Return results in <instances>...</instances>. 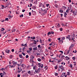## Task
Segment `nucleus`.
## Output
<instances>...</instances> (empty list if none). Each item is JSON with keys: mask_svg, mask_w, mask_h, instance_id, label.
Here are the masks:
<instances>
[{"mask_svg": "<svg viewBox=\"0 0 77 77\" xmlns=\"http://www.w3.org/2000/svg\"><path fill=\"white\" fill-rule=\"evenodd\" d=\"M60 13H63V11L60 9Z\"/></svg>", "mask_w": 77, "mask_h": 77, "instance_id": "nucleus-23", "label": "nucleus"}, {"mask_svg": "<svg viewBox=\"0 0 77 77\" xmlns=\"http://www.w3.org/2000/svg\"><path fill=\"white\" fill-rule=\"evenodd\" d=\"M68 14V13H66V12H64V17L66 18V15H67V14Z\"/></svg>", "mask_w": 77, "mask_h": 77, "instance_id": "nucleus-13", "label": "nucleus"}, {"mask_svg": "<svg viewBox=\"0 0 77 77\" xmlns=\"http://www.w3.org/2000/svg\"><path fill=\"white\" fill-rule=\"evenodd\" d=\"M33 8L34 9H36V7L35 6H33Z\"/></svg>", "mask_w": 77, "mask_h": 77, "instance_id": "nucleus-27", "label": "nucleus"}, {"mask_svg": "<svg viewBox=\"0 0 77 77\" xmlns=\"http://www.w3.org/2000/svg\"><path fill=\"white\" fill-rule=\"evenodd\" d=\"M24 47H27V44H25L24 45Z\"/></svg>", "mask_w": 77, "mask_h": 77, "instance_id": "nucleus-59", "label": "nucleus"}, {"mask_svg": "<svg viewBox=\"0 0 77 77\" xmlns=\"http://www.w3.org/2000/svg\"><path fill=\"white\" fill-rule=\"evenodd\" d=\"M42 3H40V6H42Z\"/></svg>", "mask_w": 77, "mask_h": 77, "instance_id": "nucleus-64", "label": "nucleus"}, {"mask_svg": "<svg viewBox=\"0 0 77 77\" xmlns=\"http://www.w3.org/2000/svg\"><path fill=\"white\" fill-rule=\"evenodd\" d=\"M22 54H23V56H25V55H26V54H25V53H23V52Z\"/></svg>", "mask_w": 77, "mask_h": 77, "instance_id": "nucleus-45", "label": "nucleus"}, {"mask_svg": "<svg viewBox=\"0 0 77 77\" xmlns=\"http://www.w3.org/2000/svg\"><path fill=\"white\" fill-rule=\"evenodd\" d=\"M22 49L23 52H24V49H26V48H25V47H24L23 48H22Z\"/></svg>", "mask_w": 77, "mask_h": 77, "instance_id": "nucleus-25", "label": "nucleus"}, {"mask_svg": "<svg viewBox=\"0 0 77 77\" xmlns=\"http://www.w3.org/2000/svg\"><path fill=\"white\" fill-rule=\"evenodd\" d=\"M64 58H65V56H64V55H63L61 57V59H64Z\"/></svg>", "mask_w": 77, "mask_h": 77, "instance_id": "nucleus-17", "label": "nucleus"}, {"mask_svg": "<svg viewBox=\"0 0 77 77\" xmlns=\"http://www.w3.org/2000/svg\"><path fill=\"white\" fill-rule=\"evenodd\" d=\"M70 12L72 13H73V14H74V13H75V11L72 10H72H71Z\"/></svg>", "mask_w": 77, "mask_h": 77, "instance_id": "nucleus-14", "label": "nucleus"}, {"mask_svg": "<svg viewBox=\"0 0 77 77\" xmlns=\"http://www.w3.org/2000/svg\"><path fill=\"white\" fill-rule=\"evenodd\" d=\"M24 66H25V65H24V64H22V67H24Z\"/></svg>", "mask_w": 77, "mask_h": 77, "instance_id": "nucleus-55", "label": "nucleus"}, {"mask_svg": "<svg viewBox=\"0 0 77 77\" xmlns=\"http://www.w3.org/2000/svg\"><path fill=\"white\" fill-rule=\"evenodd\" d=\"M36 66H34L33 67V69H36Z\"/></svg>", "mask_w": 77, "mask_h": 77, "instance_id": "nucleus-21", "label": "nucleus"}, {"mask_svg": "<svg viewBox=\"0 0 77 77\" xmlns=\"http://www.w3.org/2000/svg\"><path fill=\"white\" fill-rule=\"evenodd\" d=\"M1 30L2 31H4L5 30V28H1Z\"/></svg>", "mask_w": 77, "mask_h": 77, "instance_id": "nucleus-31", "label": "nucleus"}, {"mask_svg": "<svg viewBox=\"0 0 77 77\" xmlns=\"http://www.w3.org/2000/svg\"><path fill=\"white\" fill-rule=\"evenodd\" d=\"M60 27V24L58 23L57 26H56V27H57V28H58V27Z\"/></svg>", "mask_w": 77, "mask_h": 77, "instance_id": "nucleus-19", "label": "nucleus"}, {"mask_svg": "<svg viewBox=\"0 0 77 77\" xmlns=\"http://www.w3.org/2000/svg\"><path fill=\"white\" fill-rule=\"evenodd\" d=\"M5 69H4V68H2L1 69V71H3V70H5Z\"/></svg>", "mask_w": 77, "mask_h": 77, "instance_id": "nucleus-37", "label": "nucleus"}, {"mask_svg": "<svg viewBox=\"0 0 77 77\" xmlns=\"http://www.w3.org/2000/svg\"><path fill=\"white\" fill-rule=\"evenodd\" d=\"M48 68H47V66H45V69H47Z\"/></svg>", "mask_w": 77, "mask_h": 77, "instance_id": "nucleus-57", "label": "nucleus"}, {"mask_svg": "<svg viewBox=\"0 0 77 77\" xmlns=\"http://www.w3.org/2000/svg\"><path fill=\"white\" fill-rule=\"evenodd\" d=\"M32 73V72L30 71H29L28 72V73L29 74H31V73Z\"/></svg>", "mask_w": 77, "mask_h": 77, "instance_id": "nucleus-24", "label": "nucleus"}, {"mask_svg": "<svg viewBox=\"0 0 77 77\" xmlns=\"http://www.w3.org/2000/svg\"><path fill=\"white\" fill-rule=\"evenodd\" d=\"M3 75H6V72H5V73H4L3 74Z\"/></svg>", "mask_w": 77, "mask_h": 77, "instance_id": "nucleus-61", "label": "nucleus"}, {"mask_svg": "<svg viewBox=\"0 0 77 77\" xmlns=\"http://www.w3.org/2000/svg\"><path fill=\"white\" fill-rule=\"evenodd\" d=\"M19 57L21 58H22V54H19Z\"/></svg>", "mask_w": 77, "mask_h": 77, "instance_id": "nucleus-30", "label": "nucleus"}, {"mask_svg": "<svg viewBox=\"0 0 77 77\" xmlns=\"http://www.w3.org/2000/svg\"><path fill=\"white\" fill-rule=\"evenodd\" d=\"M35 58V57L34 56H32L31 57V58L30 60H33V58Z\"/></svg>", "mask_w": 77, "mask_h": 77, "instance_id": "nucleus-15", "label": "nucleus"}, {"mask_svg": "<svg viewBox=\"0 0 77 77\" xmlns=\"http://www.w3.org/2000/svg\"><path fill=\"white\" fill-rule=\"evenodd\" d=\"M55 8H57V5H55Z\"/></svg>", "mask_w": 77, "mask_h": 77, "instance_id": "nucleus-63", "label": "nucleus"}, {"mask_svg": "<svg viewBox=\"0 0 77 77\" xmlns=\"http://www.w3.org/2000/svg\"><path fill=\"white\" fill-rule=\"evenodd\" d=\"M77 51L76 50H75V51H73V53H77Z\"/></svg>", "mask_w": 77, "mask_h": 77, "instance_id": "nucleus-36", "label": "nucleus"}, {"mask_svg": "<svg viewBox=\"0 0 77 77\" xmlns=\"http://www.w3.org/2000/svg\"><path fill=\"white\" fill-rule=\"evenodd\" d=\"M59 68H60V69H62V70H63V66L62 65H61V66H59Z\"/></svg>", "mask_w": 77, "mask_h": 77, "instance_id": "nucleus-2", "label": "nucleus"}, {"mask_svg": "<svg viewBox=\"0 0 77 77\" xmlns=\"http://www.w3.org/2000/svg\"><path fill=\"white\" fill-rule=\"evenodd\" d=\"M51 34H53V33H54V32H51Z\"/></svg>", "mask_w": 77, "mask_h": 77, "instance_id": "nucleus-60", "label": "nucleus"}, {"mask_svg": "<svg viewBox=\"0 0 77 77\" xmlns=\"http://www.w3.org/2000/svg\"><path fill=\"white\" fill-rule=\"evenodd\" d=\"M55 69H57V66H56L55 67Z\"/></svg>", "mask_w": 77, "mask_h": 77, "instance_id": "nucleus-47", "label": "nucleus"}, {"mask_svg": "<svg viewBox=\"0 0 77 77\" xmlns=\"http://www.w3.org/2000/svg\"><path fill=\"white\" fill-rule=\"evenodd\" d=\"M70 10V9H67L66 11V12L67 13H68L69 12V11Z\"/></svg>", "mask_w": 77, "mask_h": 77, "instance_id": "nucleus-29", "label": "nucleus"}, {"mask_svg": "<svg viewBox=\"0 0 77 77\" xmlns=\"http://www.w3.org/2000/svg\"><path fill=\"white\" fill-rule=\"evenodd\" d=\"M53 42H51V43H50V44H49V45H50V46H51V45H53L52 44H53Z\"/></svg>", "mask_w": 77, "mask_h": 77, "instance_id": "nucleus-43", "label": "nucleus"}, {"mask_svg": "<svg viewBox=\"0 0 77 77\" xmlns=\"http://www.w3.org/2000/svg\"><path fill=\"white\" fill-rule=\"evenodd\" d=\"M38 48H41V45H38Z\"/></svg>", "mask_w": 77, "mask_h": 77, "instance_id": "nucleus-52", "label": "nucleus"}, {"mask_svg": "<svg viewBox=\"0 0 77 77\" xmlns=\"http://www.w3.org/2000/svg\"><path fill=\"white\" fill-rule=\"evenodd\" d=\"M69 66L70 68H72V64H69Z\"/></svg>", "mask_w": 77, "mask_h": 77, "instance_id": "nucleus-16", "label": "nucleus"}, {"mask_svg": "<svg viewBox=\"0 0 77 77\" xmlns=\"http://www.w3.org/2000/svg\"><path fill=\"white\" fill-rule=\"evenodd\" d=\"M74 63V66H75L76 65V62H73Z\"/></svg>", "mask_w": 77, "mask_h": 77, "instance_id": "nucleus-44", "label": "nucleus"}, {"mask_svg": "<svg viewBox=\"0 0 77 77\" xmlns=\"http://www.w3.org/2000/svg\"><path fill=\"white\" fill-rule=\"evenodd\" d=\"M55 76H57L58 75V73H55Z\"/></svg>", "mask_w": 77, "mask_h": 77, "instance_id": "nucleus-35", "label": "nucleus"}, {"mask_svg": "<svg viewBox=\"0 0 77 77\" xmlns=\"http://www.w3.org/2000/svg\"><path fill=\"white\" fill-rule=\"evenodd\" d=\"M5 51L7 53H9L10 52V50L7 49Z\"/></svg>", "mask_w": 77, "mask_h": 77, "instance_id": "nucleus-5", "label": "nucleus"}, {"mask_svg": "<svg viewBox=\"0 0 77 77\" xmlns=\"http://www.w3.org/2000/svg\"><path fill=\"white\" fill-rule=\"evenodd\" d=\"M29 57V55H27L26 56V58H27Z\"/></svg>", "mask_w": 77, "mask_h": 77, "instance_id": "nucleus-48", "label": "nucleus"}, {"mask_svg": "<svg viewBox=\"0 0 77 77\" xmlns=\"http://www.w3.org/2000/svg\"><path fill=\"white\" fill-rule=\"evenodd\" d=\"M30 7H32V4L30 3Z\"/></svg>", "mask_w": 77, "mask_h": 77, "instance_id": "nucleus-62", "label": "nucleus"}, {"mask_svg": "<svg viewBox=\"0 0 77 77\" xmlns=\"http://www.w3.org/2000/svg\"><path fill=\"white\" fill-rule=\"evenodd\" d=\"M73 46H74V44H72L69 48V50H70L71 48H72V47H73Z\"/></svg>", "mask_w": 77, "mask_h": 77, "instance_id": "nucleus-12", "label": "nucleus"}, {"mask_svg": "<svg viewBox=\"0 0 77 77\" xmlns=\"http://www.w3.org/2000/svg\"><path fill=\"white\" fill-rule=\"evenodd\" d=\"M21 71H22V69H19V70H18L17 71V72L18 73H20V72H21Z\"/></svg>", "mask_w": 77, "mask_h": 77, "instance_id": "nucleus-8", "label": "nucleus"}, {"mask_svg": "<svg viewBox=\"0 0 77 77\" xmlns=\"http://www.w3.org/2000/svg\"><path fill=\"white\" fill-rule=\"evenodd\" d=\"M70 49H69V50L68 51H67V54H69V51H70Z\"/></svg>", "mask_w": 77, "mask_h": 77, "instance_id": "nucleus-46", "label": "nucleus"}, {"mask_svg": "<svg viewBox=\"0 0 77 77\" xmlns=\"http://www.w3.org/2000/svg\"><path fill=\"white\" fill-rule=\"evenodd\" d=\"M1 6H2V9H4V8H5V6H4V5H2Z\"/></svg>", "mask_w": 77, "mask_h": 77, "instance_id": "nucleus-33", "label": "nucleus"}, {"mask_svg": "<svg viewBox=\"0 0 77 77\" xmlns=\"http://www.w3.org/2000/svg\"><path fill=\"white\" fill-rule=\"evenodd\" d=\"M38 65L39 67H40V66H41V63H38Z\"/></svg>", "mask_w": 77, "mask_h": 77, "instance_id": "nucleus-34", "label": "nucleus"}, {"mask_svg": "<svg viewBox=\"0 0 77 77\" xmlns=\"http://www.w3.org/2000/svg\"><path fill=\"white\" fill-rule=\"evenodd\" d=\"M68 36H66V38L67 39H68V38H70V35H68Z\"/></svg>", "mask_w": 77, "mask_h": 77, "instance_id": "nucleus-26", "label": "nucleus"}, {"mask_svg": "<svg viewBox=\"0 0 77 77\" xmlns=\"http://www.w3.org/2000/svg\"><path fill=\"white\" fill-rule=\"evenodd\" d=\"M23 14H22L21 15H20V17L21 18V17H23Z\"/></svg>", "mask_w": 77, "mask_h": 77, "instance_id": "nucleus-39", "label": "nucleus"}, {"mask_svg": "<svg viewBox=\"0 0 77 77\" xmlns=\"http://www.w3.org/2000/svg\"><path fill=\"white\" fill-rule=\"evenodd\" d=\"M5 20L8 21L9 20H8V18H5Z\"/></svg>", "mask_w": 77, "mask_h": 77, "instance_id": "nucleus-53", "label": "nucleus"}, {"mask_svg": "<svg viewBox=\"0 0 77 77\" xmlns=\"http://www.w3.org/2000/svg\"><path fill=\"white\" fill-rule=\"evenodd\" d=\"M37 60H38V61L39 62H41V59L40 58H38L37 59Z\"/></svg>", "mask_w": 77, "mask_h": 77, "instance_id": "nucleus-20", "label": "nucleus"}, {"mask_svg": "<svg viewBox=\"0 0 77 77\" xmlns=\"http://www.w3.org/2000/svg\"><path fill=\"white\" fill-rule=\"evenodd\" d=\"M65 37H62V41H63L64 40H65Z\"/></svg>", "mask_w": 77, "mask_h": 77, "instance_id": "nucleus-28", "label": "nucleus"}, {"mask_svg": "<svg viewBox=\"0 0 77 77\" xmlns=\"http://www.w3.org/2000/svg\"><path fill=\"white\" fill-rule=\"evenodd\" d=\"M13 57V55H11L10 56V59H11L12 57Z\"/></svg>", "mask_w": 77, "mask_h": 77, "instance_id": "nucleus-41", "label": "nucleus"}, {"mask_svg": "<svg viewBox=\"0 0 77 77\" xmlns=\"http://www.w3.org/2000/svg\"><path fill=\"white\" fill-rule=\"evenodd\" d=\"M58 40H59V41H61V40H60V38H57Z\"/></svg>", "mask_w": 77, "mask_h": 77, "instance_id": "nucleus-50", "label": "nucleus"}, {"mask_svg": "<svg viewBox=\"0 0 77 77\" xmlns=\"http://www.w3.org/2000/svg\"><path fill=\"white\" fill-rule=\"evenodd\" d=\"M63 9H66V7L65 6H63Z\"/></svg>", "mask_w": 77, "mask_h": 77, "instance_id": "nucleus-32", "label": "nucleus"}, {"mask_svg": "<svg viewBox=\"0 0 77 77\" xmlns=\"http://www.w3.org/2000/svg\"><path fill=\"white\" fill-rule=\"evenodd\" d=\"M32 15H35V14H36V11H33V10H32Z\"/></svg>", "mask_w": 77, "mask_h": 77, "instance_id": "nucleus-4", "label": "nucleus"}, {"mask_svg": "<svg viewBox=\"0 0 77 77\" xmlns=\"http://www.w3.org/2000/svg\"><path fill=\"white\" fill-rule=\"evenodd\" d=\"M40 38V37H37V40H38Z\"/></svg>", "mask_w": 77, "mask_h": 77, "instance_id": "nucleus-56", "label": "nucleus"}, {"mask_svg": "<svg viewBox=\"0 0 77 77\" xmlns=\"http://www.w3.org/2000/svg\"><path fill=\"white\" fill-rule=\"evenodd\" d=\"M30 62L31 63H32V65H31V66H33V62H34V61L30 59Z\"/></svg>", "mask_w": 77, "mask_h": 77, "instance_id": "nucleus-1", "label": "nucleus"}, {"mask_svg": "<svg viewBox=\"0 0 77 77\" xmlns=\"http://www.w3.org/2000/svg\"><path fill=\"white\" fill-rule=\"evenodd\" d=\"M37 47H34V48H33V50H34V51H36V50H37Z\"/></svg>", "mask_w": 77, "mask_h": 77, "instance_id": "nucleus-10", "label": "nucleus"}, {"mask_svg": "<svg viewBox=\"0 0 77 77\" xmlns=\"http://www.w3.org/2000/svg\"><path fill=\"white\" fill-rule=\"evenodd\" d=\"M8 17L9 18V19H11V18H12V17H13V16H11V14L8 15Z\"/></svg>", "mask_w": 77, "mask_h": 77, "instance_id": "nucleus-6", "label": "nucleus"}, {"mask_svg": "<svg viewBox=\"0 0 77 77\" xmlns=\"http://www.w3.org/2000/svg\"><path fill=\"white\" fill-rule=\"evenodd\" d=\"M72 59H73V60H75V57H72Z\"/></svg>", "mask_w": 77, "mask_h": 77, "instance_id": "nucleus-58", "label": "nucleus"}, {"mask_svg": "<svg viewBox=\"0 0 77 77\" xmlns=\"http://www.w3.org/2000/svg\"><path fill=\"white\" fill-rule=\"evenodd\" d=\"M29 50L30 51H31L32 50V48H29Z\"/></svg>", "mask_w": 77, "mask_h": 77, "instance_id": "nucleus-40", "label": "nucleus"}, {"mask_svg": "<svg viewBox=\"0 0 77 77\" xmlns=\"http://www.w3.org/2000/svg\"><path fill=\"white\" fill-rule=\"evenodd\" d=\"M8 5L9 6H11V4L10 2L8 3Z\"/></svg>", "mask_w": 77, "mask_h": 77, "instance_id": "nucleus-51", "label": "nucleus"}, {"mask_svg": "<svg viewBox=\"0 0 77 77\" xmlns=\"http://www.w3.org/2000/svg\"><path fill=\"white\" fill-rule=\"evenodd\" d=\"M16 30V29H12L11 30V33H13L14 32H15V31Z\"/></svg>", "mask_w": 77, "mask_h": 77, "instance_id": "nucleus-7", "label": "nucleus"}, {"mask_svg": "<svg viewBox=\"0 0 77 77\" xmlns=\"http://www.w3.org/2000/svg\"><path fill=\"white\" fill-rule=\"evenodd\" d=\"M37 70H38L39 71H40V70H41V68H38Z\"/></svg>", "mask_w": 77, "mask_h": 77, "instance_id": "nucleus-54", "label": "nucleus"}, {"mask_svg": "<svg viewBox=\"0 0 77 77\" xmlns=\"http://www.w3.org/2000/svg\"><path fill=\"white\" fill-rule=\"evenodd\" d=\"M44 13H45V14H43V15H45V14H47V10H44Z\"/></svg>", "mask_w": 77, "mask_h": 77, "instance_id": "nucleus-3", "label": "nucleus"}, {"mask_svg": "<svg viewBox=\"0 0 77 77\" xmlns=\"http://www.w3.org/2000/svg\"><path fill=\"white\" fill-rule=\"evenodd\" d=\"M52 41V39L51 38H49L48 39V42H51V41Z\"/></svg>", "mask_w": 77, "mask_h": 77, "instance_id": "nucleus-22", "label": "nucleus"}, {"mask_svg": "<svg viewBox=\"0 0 77 77\" xmlns=\"http://www.w3.org/2000/svg\"><path fill=\"white\" fill-rule=\"evenodd\" d=\"M59 52H60V53H61L62 54H63V51H60Z\"/></svg>", "mask_w": 77, "mask_h": 77, "instance_id": "nucleus-49", "label": "nucleus"}, {"mask_svg": "<svg viewBox=\"0 0 77 77\" xmlns=\"http://www.w3.org/2000/svg\"><path fill=\"white\" fill-rule=\"evenodd\" d=\"M70 72H67V74L68 75H69V74H70Z\"/></svg>", "mask_w": 77, "mask_h": 77, "instance_id": "nucleus-38", "label": "nucleus"}, {"mask_svg": "<svg viewBox=\"0 0 77 77\" xmlns=\"http://www.w3.org/2000/svg\"><path fill=\"white\" fill-rule=\"evenodd\" d=\"M65 58H66V60H69V57L67 56H66L65 57Z\"/></svg>", "mask_w": 77, "mask_h": 77, "instance_id": "nucleus-18", "label": "nucleus"}, {"mask_svg": "<svg viewBox=\"0 0 77 77\" xmlns=\"http://www.w3.org/2000/svg\"><path fill=\"white\" fill-rule=\"evenodd\" d=\"M10 66L11 68H14V67H15V66H11V65H10Z\"/></svg>", "mask_w": 77, "mask_h": 77, "instance_id": "nucleus-42", "label": "nucleus"}, {"mask_svg": "<svg viewBox=\"0 0 77 77\" xmlns=\"http://www.w3.org/2000/svg\"><path fill=\"white\" fill-rule=\"evenodd\" d=\"M35 71L36 72V73H39V72H40V71H39L38 69L35 70Z\"/></svg>", "mask_w": 77, "mask_h": 77, "instance_id": "nucleus-11", "label": "nucleus"}, {"mask_svg": "<svg viewBox=\"0 0 77 77\" xmlns=\"http://www.w3.org/2000/svg\"><path fill=\"white\" fill-rule=\"evenodd\" d=\"M17 62H15L13 63V65H14V66H15L16 65H17Z\"/></svg>", "mask_w": 77, "mask_h": 77, "instance_id": "nucleus-9", "label": "nucleus"}]
</instances>
